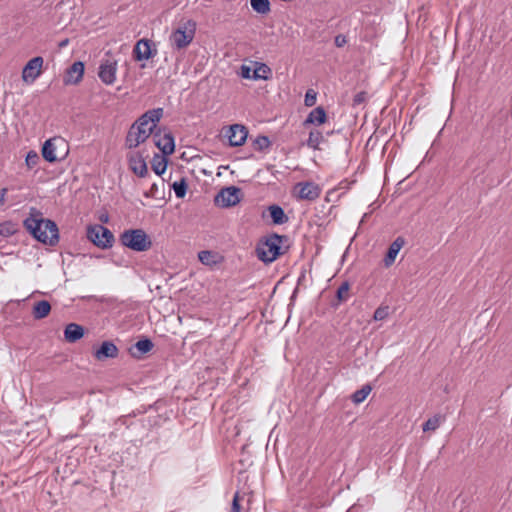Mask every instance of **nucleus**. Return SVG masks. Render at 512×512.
Wrapping results in <instances>:
<instances>
[{"label":"nucleus","instance_id":"bb28decb","mask_svg":"<svg viewBox=\"0 0 512 512\" xmlns=\"http://www.w3.org/2000/svg\"><path fill=\"white\" fill-rule=\"evenodd\" d=\"M251 8L260 15H267L271 12V4L269 0H250Z\"/></svg>","mask_w":512,"mask_h":512},{"label":"nucleus","instance_id":"4be33fe9","mask_svg":"<svg viewBox=\"0 0 512 512\" xmlns=\"http://www.w3.org/2000/svg\"><path fill=\"white\" fill-rule=\"evenodd\" d=\"M51 311V304L47 300H41L34 304L32 315L34 319L40 320L49 315Z\"/></svg>","mask_w":512,"mask_h":512},{"label":"nucleus","instance_id":"c9c22d12","mask_svg":"<svg viewBox=\"0 0 512 512\" xmlns=\"http://www.w3.org/2000/svg\"><path fill=\"white\" fill-rule=\"evenodd\" d=\"M26 165L29 168H33L36 166L39 162V156L35 151L28 152L26 159H25Z\"/></svg>","mask_w":512,"mask_h":512},{"label":"nucleus","instance_id":"ea45409f","mask_svg":"<svg viewBox=\"0 0 512 512\" xmlns=\"http://www.w3.org/2000/svg\"><path fill=\"white\" fill-rule=\"evenodd\" d=\"M253 70L250 66L242 65L240 75L244 79H252Z\"/></svg>","mask_w":512,"mask_h":512},{"label":"nucleus","instance_id":"f257e3e1","mask_svg":"<svg viewBox=\"0 0 512 512\" xmlns=\"http://www.w3.org/2000/svg\"><path fill=\"white\" fill-rule=\"evenodd\" d=\"M26 230L39 242L54 246L59 241V230L56 223L42 217V213L32 207L29 217L23 221Z\"/></svg>","mask_w":512,"mask_h":512},{"label":"nucleus","instance_id":"2f4dec72","mask_svg":"<svg viewBox=\"0 0 512 512\" xmlns=\"http://www.w3.org/2000/svg\"><path fill=\"white\" fill-rule=\"evenodd\" d=\"M442 422V416L441 415H434L433 417L429 418L426 422L423 423L422 429L424 432L427 431H435Z\"/></svg>","mask_w":512,"mask_h":512},{"label":"nucleus","instance_id":"4468645a","mask_svg":"<svg viewBox=\"0 0 512 512\" xmlns=\"http://www.w3.org/2000/svg\"><path fill=\"white\" fill-rule=\"evenodd\" d=\"M155 145L160 149L164 156H169L175 151V141L172 133L160 134V130L153 133Z\"/></svg>","mask_w":512,"mask_h":512},{"label":"nucleus","instance_id":"0eeeda50","mask_svg":"<svg viewBox=\"0 0 512 512\" xmlns=\"http://www.w3.org/2000/svg\"><path fill=\"white\" fill-rule=\"evenodd\" d=\"M154 133V125H150L147 130H141L136 126H131L125 139V145L129 149L138 147L144 143L151 134Z\"/></svg>","mask_w":512,"mask_h":512},{"label":"nucleus","instance_id":"9d476101","mask_svg":"<svg viewBox=\"0 0 512 512\" xmlns=\"http://www.w3.org/2000/svg\"><path fill=\"white\" fill-rule=\"evenodd\" d=\"M225 136L228 138L230 146L238 147L245 143L248 130L241 124H233L228 128Z\"/></svg>","mask_w":512,"mask_h":512},{"label":"nucleus","instance_id":"20e7f679","mask_svg":"<svg viewBox=\"0 0 512 512\" xmlns=\"http://www.w3.org/2000/svg\"><path fill=\"white\" fill-rule=\"evenodd\" d=\"M120 240L124 246L137 252L146 251L152 245L148 235L142 229L126 230L121 234Z\"/></svg>","mask_w":512,"mask_h":512},{"label":"nucleus","instance_id":"5701e85b","mask_svg":"<svg viewBox=\"0 0 512 512\" xmlns=\"http://www.w3.org/2000/svg\"><path fill=\"white\" fill-rule=\"evenodd\" d=\"M268 211L274 225H282L288 221L287 215L279 205L269 206Z\"/></svg>","mask_w":512,"mask_h":512},{"label":"nucleus","instance_id":"f3484780","mask_svg":"<svg viewBox=\"0 0 512 512\" xmlns=\"http://www.w3.org/2000/svg\"><path fill=\"white\" fill-rule=\"evenodd\" d=\"M404 244H405V239L403 237H401V236L397 237L390 244V246L388 248V251H387V253H386L385 257H384V265L386 267H389V266H391L394 263L397 255L399 253V251L402 249Z\"/></svg>","mask_w":512,"mask_h":512},{"label":"nucleus","instance_id":"aec40b11","mask_svg":"<svg viewBox=\"0 0 512 512\" xmlns=\"http://www.w3.org/2000/svg\"><path fill=\"white\" fill-rule=\"evenodd\" d=\"M56 140H57L56 138L48 139L44 142L43 147H42V156L49 163H54L58 160V157L56 156V153H55V150H56L55 141Z\"/></svg>","mask_w":512,"mask_h":512},{"label":"nucleus","instance_id":"39448f33","mask_svg":"<svg viewBox=\"0 0 512 512\" xmlns=\"http://www.w3.org/2000/svg\"><path fill=\"white\" fill-rule=\"evenodd\" d=\"M87 238L101 249L111 248L115 240L113 233L100 224L88 227Z\"/></svg>","mask_w":512,"mask_h":512},{"label":"nucleus","instance_id":"cd10ccee","mask_svg":"<svg viewBox=\"0 0 512 512\" xmlns=\"http://www.w3.org/2000/svg\"><path fill=\"white\" fill-rule=\"evenodd\" d=\"M166 168H167L166 156H164L163 154L162 155L155 154L153 159H152V169H153V171L157 175L161 176L166 171Z\"/></svg>","mask_w":512,"mask_h":512},{"label":"nucleus","instance_id":"ddd939ff","mask_svg":"<svg viewBox=\"0 0 512 512\" xmlns=\"http://www.w3.org/2000/svg\"><path fill=\"white\" fill-rule=\"evenodd\" d=\"M153 42L149 39H140L134 46L133 54L137 61L148 60L155 56L157 50H152Z\"/></svg>","mask_w":512,"mask_h":512},{"label":"nucleus","instance_id":"f8f14e48","mask_svg":"<svg viewBox=\"0 0 512 512\" xmlns=\"http://www.w3.org/2000/svg\"><path fill=\"white\" fill-rule=\"evenodd\" d=\"M295 189L298 198L302 200L314 201L321 194V188L313 182H300L295 186Z\"/></svg>","mask_w":512,"mask_h":512},{"label":"nucleus","instance_id":"9b49d317","mask_svg":"<svg viewBox=\"0 0 512 512\" xmlns=\"http://www.w3.org/2000/svg\"><path fill=\"white\" fill-rule=\"evenodd\" d=\"M117 62L112 59L103 60L99 66L98 76L106 85H112L116 80Z\"/></svg>","mask_w":512,"mask_h":512},{"label":"nucleus","instance_id":"37998d69","mask_svg":"<svg viewBox=\"0 0 512 512\" xmlns=\"http://www.w3.org/2000/svg\"><path fill=\"white\" fill-rule=\"evenodd\" d=\"M210 257H211L210 251H200L198 254V258L203 264H208Z\"/></svg>","mask_w":512,"mask_h":512},{"label":"nucleus","instance_id":"1a4fd4ad","mask_svg":"<svg viewBox=\"0 0 512 512\" xmlns=\"http://www.w3.org/2000/svg\"><path fill=\"white\" fill-rule=\"evenodd\" d=\"M164 115V109L161 107L150 109L146 111L144 114H142L133 124L132 126H136L137 128H140L141 130H147L148 124L151 123V125H154V128L156 127V124L161 120V118Z\"/></svg>","mask_w":512,"mask_h":512},{"label":"nucleus","instance_id":"f704fd0d","mask_svg":"<svg viewBox=\"0 0 512 512\" xmlns=\"http://www.w3.org/2000/svg\"><path fill=\"white\" fill-rule=\"evenodd\" d=\"M317 93L313 89H308L305 94L304 103L307 107H312L316 103Z\"/></svg>","mask_w":512,"mask_h":512},{"label":"nucleus","instance_id":"c756f323","mask_svg":"<svg viewBox=\"0 0 512 512\" xmlns=\"http://www.w3.org/2000/svg\"><path fill=\"white\" fill-rule=\"evenodd\" d=\"M322 141V133L318 130H313L309 133V137L307 139V146L313 149H317Z\"/></svg>","mask_w":512,"mask_h":512},{"label":"nucleus","instance_id":"c03bdc74","mask_svg":"<svg viewBox=\"0 0 512 512\" xmlns=\"http://www.w3.org/2000/svg\"><path fill=\"white\" fill-rule=\"evenodd\" d=\"M7 191V188H2L0 191V206H3L5 204V196L7 194Z\"/></svg>","mask_w":512,"mask_h":512},{"label":"nucleus","instance_id":"58836bf2","mask_svg":"<svg viewBox=\"0 0 512 512\" xmlns=\"http://www.w3.org/2000/svg\"><path fill=\"white\" fill-rule=\"evenodd\" d=\"M367 99V93L365 91L358 92L353 98V106H359L364 103Z\"/></svg>","mask_w":512,"mask_h":512},{"label":"nucleus","instance_id":"a211bd4d","mask_svg":"<svg viewBox=\"0 0 512 512\" xmlns=\"http://www.w3.org/2000/svg\"><path fill=\"white\" fill-rule=\"evenodd\" d=\"M84 336V328L76 323L68 324L64 329V338L69 343H74Z\"/></svg>","mask_w":512,"mask_h":512},{"label":"nucleus","instance_id":"a878e982","mask_svg":"<svg viewBox=\"0 0 512 512\" xmlns=\"http://www.w3.org/2000/svg\"><path fill=\"white\" fill-rule=\"evenodd\" d=\"M153 347L154 344L149 338H142L134 344V348L139 352V354L137 355L136 353L132 352V355L139 358L140 356L150 352Z\"/></svg>","mask_w":512,"mask_h":512},{"label":"nucleus","instance_id":"f03ea898","mask_svg":"<svg viewBox=\"0 0 512 512\" xmlns=\"http://www.w3.org/2000/svg\"><path fill=\"white\" fill-rule=\"evenodd\" d=\"M287 240V236L272 233L261 239L256 246V255L264 263H272L279 256L284 254L282 243Z\"/></svg>","mask_w":512,"mask_h":512},{"label":"nucleus","instance_id":"6e6552de","mask_svg":"<svg viewBox=\"0 0 512 512\" xmlns=\"http://www.w3.org/2000/svg\"><path fill=\"white\" fill-rule=\"evenodd\" d=\"M44 59L36 56L30 59L22 70V80L27 84H32L41 75Z\"/></svg>","mask_w":512,"mask_h":512},{"label":"nucleus","instance_id":"393cba45","mask_svg":"<svg viewBox=\"0 0 512 512\" xmlns=\"http://www.w3.org/2000/svg\"><path fill=\"white\" fill-rule=\"evenodd\" d=\"M350 284L348 281H344L338 287L336 291V303H332L333 307H338L341 303L346 302L349 299Z\"/></svg>","mask_w":512,"mask_h":512},{"label":"nucleus","instance_id":"b1692460","mask_svg":"<svg viewBox=\"0 0 512 512\" xmlns=\"http://www.w3.org/2000/svg\"><path fill=\"white\" fill-rule=\"evenodd\" d=\"M129 165L132 171L140 177H145L148 173L146 162L140 156L131 157L129 159Z\"/></svg>","mask_w":512,"mask_h":512},{"label":"nucleus","instance_id":"49530a36","mask_svg":"<svg viewBox=\"0 0 512 512\" xmlns=\"http://www.w3.org/2000/svg\"><path fill=\"white\" fill-rule=\"evenodd\" d=\"M67 44H68V39H65V40H63V41L59 44V46H60V47H64V46H66Z\"/></svg>","mask_w":512,"mask_h":512},{"label":"nucleus","instance_id":"c85d7f7f","mask_svg":"<svg viewBox=\"0 0 512 512\" xmlns=\"http://www.w3.org/2000/svg\"><path fill=\"white\" fill-rule=\"evenodd\" d=\"M371 391L372 387L369 384H365L361 387V389L356 390L352 394L351 399L355 404H360L368 397Z\"/></svg>","mask_w":512,"mask_h":512},{"label":"nucleus","instance_id":"423d86ee","mask_svg":"<svg viewBox=\"0 0 512 512\" xmlns=\"http://www.w3.org/2000/svg\"><path fill=\"white\" fill-rule=\"evenodd\" d=\"M241 201V189L236 186L222 188L214 198L215 205L228 208Z\"/></svg>","mask_w":512,"mask_h":512},{"label":"nucleus","instance_id":"2eb2a0df","mask_svg":"<svg viewBox=\"0 0 512 512\" xmlns=\"http://www.w3.org/2000/svg\"><path fill=\"white\" fill-rule=\"evenodd\" d=\"M118 348L111 341H104L100 347L94 351L93 356L98 361H103L107 358H116L118 356Z\"/></svg>","mask_w":512,"mask_h":512},{"label":"nucleus","instance_id":"7ed1b4c3","mask_svg":"<svg viewBox=\"0 0 512 512\" xmlns=\"http://www.w3.org/2000/svg\"><path fill=\"white\" fill-rule=\"evenodd\" d=\"M197 24L193 19L181 20L169 37L172 48L182 50L188 47L196 33Z\"/></svg>","mask_w":512,"mask_h":512},{"label":"nucleus","instance_id":"6ab92c4d","mask_svg":"<svg viewBox=\"0 0 512 512\" xmlns=\"http://www.w3.org/2000/svg\"><path fill=\"white\" fill-rule=\"evenodd\" d=\"M327 115L326 111L323 107L318 106L314 108L307 116L306 120L304 121V125L307 124H314V125H321L326 122Z\"/></svg>","mask_w":512,"mask_h":512},{"label":"nucleus","instance_id":"a18cd8bd","mask_svg":"<svg viewBox=\"0 0 512 512\" xmlns=\"http://www.w3.org/2000/svg\"><path fill=\"white\" fill-rule=\"evenodd\" d=\"M157 189H158L157 184L156 183L152 184L150 191L148 193H146L145 196H147V197L155 196Z\"/></svg>","mask_w":512,"mask_h":512},{"label":"nucleus","instance_id":"473e14b6","mask_svg":"<svg viewBox=\"0 0 512 512\" xmlns=\"http://www.w3.org/2000/svg\"><path fill=\"white\" fill-rule=\"evenodd\" d=\"M17 232L16 225L11 221L0 223V235L3 237L12 236Z\"/></svg>","mask_w":512,"mask_h":512},{"label":"nucleus","instance_id":"a19ab883","mask_svg":"<svg viewBox=\"0 0 512 512\" xmlns=\"http://www.w3.org/2000/svg\"><path fill=\"white\" fill-rule=\"evenodd\" d=\"M251 467V465L249 466ZM251 469L248 468L247 470L243 471L241 468L238 469V480H248L251 476Z\"/></svg>","mask_w":512,"mask_h":512},{"label":"nucleus","instance_id":"4c0bfd02","mask_svg":"<svg viewBox=\"0 0 512 512\" xmlns=\"http://www.w3.org/2000/svg\"><path fill=\"white\" fill-rule=\"evenodd\" d=\"M243 499V496L240 495L239 491H236L234 493L233 499H232V506L230 512H240L241 511V505L240 501Z\"/></svg>","mask_w":512,"mask_h":512},{"label":"nucleus","instance_id":"412c9836","mask_svg":"<svg viewBox=\"0 0 512 512\" xmlns=\"http://www.w3.org/2000/svg\"><path fill=\"white\" fill-rule=\"evenodd\" d=\"M271 76L272 70L268 65L261 62H255V68L252 73L253 80H268Z\"/></svg>","mask_w":512,"mask_h":512},{"label":"nucleus","instance_id":"79ce46f5","mask_svg":"<svg viewBox=\"0 0 512 512\" xmlns=\"http://www.w3.org/2000/svg\"><path fill=\"white\" fill-rule=\"evenodd\" d=\"M334 43L337 47H343L347 44V38L343 34H338L334 39Z\"/></svg>","mask_w":512,"mask_h":512},{"label":"nucleus","instance_id":"e433bc0d","mask_svg":"<svg viewBox=\"0 0 512 512\" xmlns=\"http://www.w3.org/2000/svg\"><path fill=\"white\" fill-rule=\"evenodd\" d=\"M389 314V308L387 306H381V307H378L375 312H374V315H373V318L376 320V321H381V320H384Z\"/></svg>","mask_w":512,"mask_h":512},{"label":"nucleus","instance_id":"dca6fc26","mask_svg":"<svg viewBox=\"0 0 512 512\" xmlns=\"http://www.w3.org/2000/svg\"><path fill=\"white\" fill-rule=\"evenodd\" d=\"M84 74V63L81 61L74 62L68 69L64 79L65 84L79 83Z\"/></svg>","mask_w":512,"mask_h":512},{"label":"nucleus","instance_id":"7c9ffc66","mask_svg":"<svg viewBox=\"0 0 512 512\" xmlns=\"http://www.w3.org/2000/svg\"><path fill=\"white\" fill-rule=\"evenodd\" d=\"M187 182L185 178H181L179 181H175L172 184V189L177 198H184L187 192Z\"/></svg>","mask_w":512,"mask_h":512},{"label":"nucleus","instance_id":"72a5a7b5","mask_svg":"<svg viewBox=\"0 0 512 512\" xmlns=\"http://www.w3.org/2000/svg\"><path fill=\"white\" fill-rule=\"evenodd\" d=\"M254 148L258 151H264L271 146V141L267 136L259 135L253 142Z\"/></svg>","mask_w":512,"mask_h":512}]
</instances>
